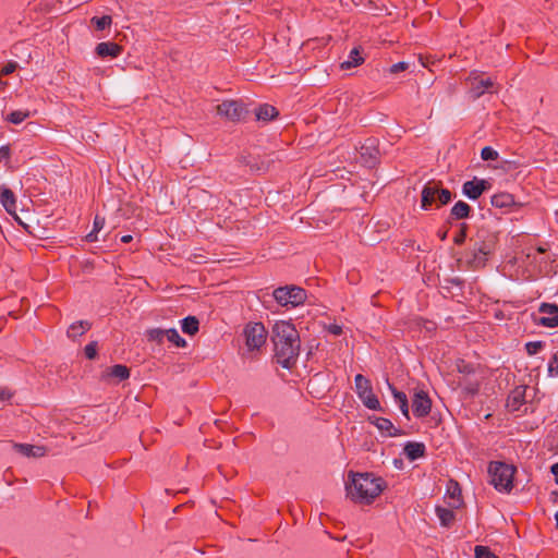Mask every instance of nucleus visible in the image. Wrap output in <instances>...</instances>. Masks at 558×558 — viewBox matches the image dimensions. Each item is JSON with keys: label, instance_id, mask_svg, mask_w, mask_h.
I'll list each match as a JSON object with an SVG mask.
<instances>
[{"label": "nucleus", "instance_id": "obj_23", "mask_svg": "<svg viewBox=\"0 0 558 558\" xmlns=\"http://www.w3.org/2000/svg\"><path fill=\"white\" fill-rule=\"evenodd\" d=\"M470 213V205L463 201H459L452 206L450 210V218L456 220L466 219L469 218Z\"/></svg>", "mask_w": 558, "mask_h": 558}, {"label": "nucleus", "instance_id": "obj_15", "mask_svg": "<svg viewBox=\"0 0 558 558\" xmlns=\"http://www.w3.org/2000/svg\"><path fill=\"white\" fill-rule=\"evenodd\" d=\"M494 86L493 81L489 77H473L472 87H471V96L476 99L480 98L485 92L490 90Z\"/></svg>", "mask_w": 558, "mask_h": 558}, {"label": "nucleus", "instance_id": "obj_17", "mask_svg": "<svg viewBox=\"0 0 558 558\" xmlns=\"http://www.w3.org/2000/svg\"><path fill=\"white\" fill-rule=\"evenodd\" d=\"M426 447L423 442L408 441L404 445L403 453L410 461H415L425 456Z\"/></svg>", "mask_w": 558, "mask_h": 558}, {"label": "nucleus", "instance_id": "obj_11", "mask_svg": "<svg viewBox=\"0 0 558 558\" xmlns=\"http://www.w3.org/2000/svg\"><path fill=\"white\" fill-rule=\"evenodd\" d=\"M432 409V400L424 390L415 391L412 400V411L416 417H425Z\"/></svg>", "mask_w": 558, "mask_h": 558}, {"label": "nucleus", "instance_id": "obj_18", "mask_svg": "<svg viewBox=\"0 0 558 558\" xmlns=\"http://www.w3.org/2000/svg\"><path fill=\"white\" fill-rule=\"evenodd\" d=\"M0 203L9 214L16 210V198L11 189L5 185L0 186Z\"/></svg>", "mask_w": 558, "mask_h": 558}, {"label": "nucleus", "instance_id": "obj_35", "mask_svg": "<svg viewBox=\"0 0 558 558\" xmlns=\"http://www.w3.org/2000/svg\"><path fill=\"white\" fill-rule=\"evenodd\" d=\"M545 343L543 341H530L525 343V351L529 355L537 354L543 348Z\"/></svg>", "mask_w": 558, "mask_h": 558}, {"label": "nucleus", "instance_id": "obj_43", "mask_svg": "<svg viewBox=\"0 0 558 558\" xmlns=\"http://www.w3.org/2000/svg\"><path fill=\"white\" fill-rule=\"evenodd\" d=\"M408 69V63L405 62H398L391 65L390 72L391 73H399L401 71H404Z\"/></svg>", "mask_w": 558, "mask_h": 558}, {"label": "nucleus", "instance_id": "obj_53", "mask_svg": "<svg viewBox=\"0 0 558 558\" xmlns=\"http://www.w3.org/2000/svg\"><path fill=\"white\" fill-rule=\"evenodd\" d=\"M247 165L253 169L255 167V165H251L250 162H247Z\"/></svg>", "mask_w": 558, "mask_h": 558}, {"label": "nucleus", "instance_id": "obj_13", "mask_svg": "<svg viewBox=\"0 0 558 558\" xmlns=\"http://www.w3.org/2000/svg\"><path fill=\"white\" fill-rule=\"evenodd\" d=\"M437 182H428L421 192V208L428 210L433 204H437Z\"/></svg>", "mask_w": 558, "mask_h": 558}, {"label": "nucleus", "instance_id": "obj_33", "mask_svg": "<svg viewBox=\"0 0 558 558\" xmlns=\"http://www.w3.org/2000/svg\"><path fill=\"white\" fill-rule=\"evenodd\" d=\"M146 335L149 341H156L158 343H161L163 339L167 337V330L154 328L147 330Z\"/></svg>", "mask_w": 558, "mask_h": 558}, {"label": "nucleus", "instance_id": "obj_42", "mask_svg": "<svg viewBox=\"0 0 558 558\" xmlns=\"http://www.w3.org/2000/svg\"><path fill=\"white\" fill-rule=\"evenodd\" d=\"M105 226V219L96 216L94 219L93 231L99 232Z\"/></svg>", "mask_w": 558, "mask_h": 558}, {"label": "nucleus", "instance_id": "obj_20", "mask_svg": "<svg viewBox=\"0 0 558 558\" xmlns=\"http://www.w3.org/2000/svg\"><path fill=\"white\" fill-rule=\"evenodd\" d=\"M373 424L385 435L396 437L401 435V430L396 428L392 422L386 417H374Z\"/></svg>", "mask_w": 558, "mask_h": 558}, {"label": "nucleus", "instance_id": "obj_6", "mask_svg": "<svg viewBox=\"0 0 558 558\" xmlns=\"http://www.w3.org/2000/svg\"><path fill=\"white\" fill-rule=\"evenodd\" d=\"M274 298L281 306L295 307L305 302L306 291L296 286L279 287L274 291Z\"/></svg>", "mask_w": 558, "mask_h": 558}, {"label": "nucleus", "instance_id": "obj_37", "mask_svg": "<svg viewBox=\"0 0 558 558\" xmlns=\"http://www.w3.org/2000/svg\"><path fill=\"white\" fill-rule=\"evenodd\" d=\"M548 375L558 377V353H555L548 362Z\"/></svg>", "mask_w": 558, "mask_h": 558}, {"label": "nucleus", "instance_id": "obj_47", "mask_svg": "<svg viewBox=\"0 0 558 558\" xmlns=\"http://www.w3.org/2000/svg\"><path fill=\"white\" fill-rule=\"evenodd\" d=\"M97 233L98 232H95V231H90L87 235H86V241L87 242H96L97 241Z\"/></svg>", "mask_w": 558, "mask_h": 558}, {"label": "nucleus", "instance_id": "obj_10", "mask_svg": "<svg viewBox=\"0 0 558 558\" xmlns=\"http://www.w3.org/2000/svg\"><path fill=\"white\" fill-rule=\"evenodd\" d=\"M380 151L376 138H367L360 148V156L363 165L373 169L379 161Z\"/></svg>", "mask_w": 558, "mask_h": 558}, {"label": "nucleus", "instance_id": "obj_5", "mask_svg": "<svg viewBox=\"0 0 558 558\" xmlns=\"http://www.w3.org/2000/svg\"><path fill=\"white\" fill-rule=\"evenodd\" d=\"M355 384V392L364 407H366L369 410L374 411H381V405L376 397V395L373 392V387L371 384V380L363 376L362 374H357L354 378Z\"/></svg>", "mask_w": 558, "mask_h": 558}, {"label": "nucleus", "instance_id": "obj_24", "mask_svg": "<svg viewBox=\"0 0 558 558\" xmlns=\"http://www.w3.org/2000/svg\"><path fill=\"white\" fill-rule=\"evenodd\" d=\"M90 327H92V324L88 320H78V322L73 323L69 327L66 335L69 338L74 340L77 337H81L82 335H84L86 331H88L90 329Z\"/></svg>", "mask_w": 558, "mask_h": 558}, {"label": "nucleus", "instance_id": "obj_44", "mask_svg": "<svg viewBox=\"0 0 558 558\" xmlns=\"http://www.w3.org/2000/svg\"><path fill=\"white\" fill-rule=\"evenodd\" d=\"M327 330L333 336H340L342 333V327L337 324L328 325Z\"/></svg>", "mask_w": 558, "mask_h": 558}, {"label": "nucleus", "instance_id": "obj_29", "mask_svg": "<svg viewBox=\"0 0 558 558\" xmlns=\"http://www.w3.org/2000/svg\"><path fill=\"white\" fill-rule=\"evenodd\" d=\"M436 194H437V204H436L437 207L447 205L452 199V193L447 189H442L440 186V183H437Z\"/></svg>", "mask_w": 558, "mask_h": 558}, {"label": "nucleus", "instance_id": "obj_36", "mask_svg": "<svg viewBox=\"0 0 558 558\" xmlns=\"http://www.w3.org/2000/svg\"><path fill=\"white\" fill-rule=\"evenodd\" d=\"M498 151L490 146H485L481 151V157L483 160H496L498 158Z\"/></svg>", "mask_w": 558, "mask_h": 558}, {"label": "nucleus", "instance_id": "obj_34", "mask_svg": "<svg viewBox=\"0 0 558 558\" xmlns=\"http://www.w3.org/2000/svg\"><path fill=\"white\" fill-rule=\"evenodd\" d=\"M475 558H499L489 547L476 545L474 548Z\"/></svg>", "mask_w": 558, "mask_h": 558}, {"label": "nucleus", "instance_id": "obj_7", "mask_svg": "<svg viewBox=\"0 0 558 558\" xmlns=\"http://www.w3.org/2000/svg\"><path fill=\"white\" fill-rule=\"evenodd\" d=\"M245 344L248 350H259L266 342L267 330L262 323H248L244 330Z\"/></svg>", "mask_w": 558, "mask_h": 558}, {"label": "nucleus", "instance_id": "obj_1", "mask_svg": "<svg viewBox=\"0 0 558 558\" xmlns=\"http://www.w3.org/2000/svg\"><path fill=\"white\" fill-rule=\"evenodd\" d=\"M275 359L283 368H292L300 354V335L293 324L279 320L272 327Z\"/></svg>", "mask_w": 558, "mask_h": 558}, {"label": "nucleus", "instance_id": "obj_27", "mask_svg": "<svg viewBox=\"0 0 558 558\" xmlns=\"http://www.w3.org/2000/svg\"><path fill=\"white\" fill-rule=\"evenodd\" d=\"M107 376L123 381L130 377V369L125 365L117 364L108 369Z\"/></svg>", "mask_w": 558, "mask_h": 558}, {"label": "nucleus", "instance_id": "obj_28", "mask_svg": "<svg viewBox=\"0 0 558 558\" xmlns=\"http://www.w3.org/2000/svg\"><path fill=\"white\" fill-rule=\"evenodd\" d=\"M436 514L444 526H450L454 520L453 511L444 507H436Z\"/></svg>", "mask_w": 558, "mask_h": 558}, {"label": "nucleus", "instance_id": "obj_40", "mask_svg": "<svg viewBox=\"0 0 558 558\" xmlns=\"http://www.w3.org/2000/svg\"><path fill=\"white\" fill-rule=\"evenodd\" d=\"M465 239H466V225H465V223H462V225H461V230H460V232L454 236L453 242H454V244H457V245H461V244H463V243H464Z\"/></svg>", "mask_w": 558, "mask_h": 558}, {"label": "nucleus", "instance_id": "obj_14", "mask_svg": "<svg viewBox=\"0 0 558 558\" xmlns=\"http://www.w3.org/2000/svg\"><path fill=\"white\" fill-rule=\"evenodd\" d=\"M13 448L16 452L27 458H41L47 453V448L38 445L14 442Z\"/></svg>", "mask_w": 558, "mask_h": 558}, {"label": "nucleus", "instance_id": "obj_26", "mask_svg": "<svg viewBox=\"0 0 558 558\" xmlns=\"http://www.w3.org/2000/svg\"><path fill=\"white\" fill-rule=\"evenodd\" d=\"M199 328V322L195 316H187L181 320V329L189 336H194Z\"/></svg>", "mask_w": 558, "mask_h": 558}, {"label": "nucleus", "instance_id": "obj_38", "mask_svg": "<svg viewBox=\"0 0 558 558\" xmlns=\"http://www.w3.org/2000/svg\"><path fill=\"white\" fill-rule=\"evenodd\" d=\"M448 493L452 499H456L457 502H460L461 489L457 482H450V486L448 487Z\"/></svg>", "mask_w": 558, "mask_h": 558}, {"label": "nucleus", "instance_id": "obj_39", "mask_svg": "<svg viewBox=\"0 0 558 558\" xmlns=\"http://www.w3.org/2000/svg\"><path fill=\"white\" fill-rule=\"evenodd\" d=\"M84 353L88 360L95 359L97 355V342L93 341L88 343L84 349Z\"/></svg>", "mask_w": 558, "mask_h": 558}, {"label": "nucleus", "instance_id": "obj_19", "mask_svg": "<svg viewBox=\"0 0 558 558\" xmlns=\"http://www.w3.org/2000/svg\"><path fill=\"white\" fill-rule=\"evenodd\" d=\"M490 203L496 208L510 209L518 206L514 196L510 193L501 192L492 196Z\"/></svg>", "mask_w": 558, "mask_h": 558}, {"label": "nucleus", "instance_id": "obj_8", "mask_svg": "<svg viewBox=\"0 0 558 558\" xmlns=\"http://www.w3.org/2000/svg\"><path fill=\"white\" fill-rule=\"evenodd\" d=\"M247 113L245 106L236 100H225L217 106V114L231 122L244 120Z\"/></svg>", "mask_w": 558, "mask_h": 558}, {"label": "nucleus", "instance_id": "obj_41", "mask_svg": "<svg viewBox=\"0 0 558 558\" xmlns=\"http://www.w3.org/2000/svg\"><path fill=\"white\" fill-rule=\"evenodd\" d=\"M17 68V63L15 61L8 62L0 71L1 75H9L13 73Z\"/></svg>", "mask_w": 558, "mask_h": 558}, {"label": "nucleus", "instance_id": "obj_45", "mask_svg": "<svg viewBox=\"0 0 558 558\" xmlns=\"http://www.w3.org/2000/svg\"><path fill=\"white\" fill-rule=\"evenodd\" d=\"M10 148L9 146L0 147V160H9L10 159Z\"/></svg>", "mask_w": 558, "mask_h": 558}, {"label": "nucleus", "instance_id": "obj_46", "mask_svg": "<svg viewBox=\"0 0 558 558\" xmlns=\"http://www.w3.org/2000/svg\"><path fill=\"white\" fill-rule=\"evenodd\" d=\"M12 397V392L7 390V389H1L0 390V400L1 401H5V400H10Z\"/></svg>", "mask_w": 558, "mask_h": 558}, {"label": "nucleus", "instance_id": "obj_4", "mask_svg": "<svg viewBox=\"0 0 558 558\" xmlns=\"http://www.w3.org/2000/svg\"><path fill=\"white\" fill-rule=\"evenodd\" d=\"M488 472L492 477L490 483L498 492L509 493L513 487V476L515 468L500 461L489 463Z\"/></svg>", "mask_w": 558, "mask_h": 558}, {"label": "nucleus", "instance_id": "obj_51", "mask_svg": "<svg viewBox=\"0 0 558 558\" xmlns=\"http://www.w3.org/2000/svg\"><path fill=\"white\" fill-rule=\"evenodd\" d=\"M446 235H447V232L441 233V236H440V238H441V240H445V239H446Z\"/></svg>", "mask_w": 558, "mask_h": 558}, {"label": "nucleus", "instance_id": "obj_49", "mask_svg": "<svg viewBox=\"0 0 558 558\" xmlns=\"http://www.w3.org/2000/svg\"><path fill=\"white\" fill-rule=\"evenodd\" d=\"M132 239H133V238H132V235L126 234V235H123V236L121 238V241H122L123 243H129V242H131V241H132Z\"/></svg>", "mask_w": 558, "mask_h": 558}, {"label": "nucleus", "instance_id": "obj_2", "mask_svg": "<svg viewBox=\"0 0 558 558\" xmlns=\"http://www.w3.org/2000/svg\"><path fill=\"white\" fill-rule=\"evenodd\" d=\"M385 482L371 473L349 472L347 495L354 502L371 504L384 489Z\"/></svg>", "mask_w": 558, "mask_h": 558}, {"label": "nucleus", "instance_id": "obj_3", "mask_svg": "<svg viewBox=\"0 0 558 558\" xmlns=\"http://www.w3.org/2000/svg\"><path fill=\"white\" fill-rule=\"evenodd\" d=\"M471 241L473 246L468 263L473 268H481L485 266L488 256L494 252L497 236L486 229H480Z\"/></svg>", "mask_w": 558, "mask_h": 558}, {"label": "nucleus", "instance_id": "obj_25", "mask_svg": "<svg viewBox=\"0 0 558 558\" xmlns=\"http://www.w3.org/2000/svg\"><path fill=\"white\" fill-rule=\"evenodd\" d=\"M363 62L364 58L362 57L360 49L353 48L350 51L348 59L340 64V68L342 70H349L361 65Z\"/></svg>", "mask_w": 558, "mask_h": 558}, {"label": "nucleus", "instance_id": "obj_30", "mask_svg": "<svg viewBox=\"0 0 558 558\" xmlns=\"http://www.w3.org/2000/svg\"><path fill=\"white\" fill-rule=\"evenodd\" d=\"M92 24L95 25L97 31H104L112 24V17L110 15L94 16L90 20Z\"/></svg>", "mask_w": 558, "mask_h": 558}, {"label": "nucleus", "instance_id": "obj_12", "mask_svg": "<svg viewBox=\"0 0 558 558\" xmlns=\"http://www.w3.org/2000/svg\"><path fill=\"white\" fill-rule=\"evenodd\" d=\"M490 184L484 179L474 178L466 181L462 185V193L470 199H477L485 191L489 189Z\"/></svg>", "mask_w": 558, "mask_h": 558}, {"label": "nucleus", "instance_id": "obj_22", "mask_svg": "<svg viewBox=\"0 0 558 558\" xmlns=\"http://www.w3.org/2000/svg\"><path fill=\"white\" fill-rule=\"evenodd\" d=\"M279 114L278 110L268 104L262 105L256 109L255 116L258 121L268 122Z\"/></svg>", "mask_w": 558, "mask_h": 558}, {"label": "nucleus", "instance_id": "obj_21", "mask_svg": "<svg viewBox=\"0 0 558 558\" xmlns=\"http://www.w3.org/2000/svg\"><path fill=\"white\" fill-rule=\"evenodd\" d=\"M388 387L393 396L395 402L402 412V414L409 418V403L408 397L404 392L399 391L393 385L388 383Z\"/></svg>", "mask_w": 558, "mask_h": 558}, {"label": "nucleus", "instance_id": "obj_16", "mask_svg": "<svg viewBox=\"0 0 558 558\" xmlns=\"http://www.w3.org/2000/svg\"><path fill=\"white\" fill-rule=\"evenodd\" d=\"M121 51L122 47L112 41H102L96 46V53L100 58H117L118 56H120Z\"/></svg>", "mask_w": 558, "mask_h": 558}, {"label": "nucleus", "instance_id": "obj_9", "mask_svg": "<svg viewBox=\"0 0 558 558\" xmlns=\"http://www.w3.org/2000/svg\"><path fill=\"white\" fill-rule=\"evenodd\" d=\"M542 316H533V320L538 326L548 328L558 327V305L555 303H542L538 307Z\"/></svg>", "mask_w": 558, "mask_h": 558}, {"label": "nucleus", "instance_id": "obj_50", "mask_svg": "<svg viewBox=\"0 0 558 558\" xmlns=\"http://www.w3.org/2000/svg\"><path fill=\"white\" fill-rule=\"evenodd\" d=\"M555 519H556V526L558 529V512L555 514Z\"/></svg>", "mask_w": 558, "mask_h": 558}, {"label": "nucleus", "instance_id": "obj_48", "mask_svg": "<svg viewBox=\"0 0 558 558\" xmlns=\"http://www.w3.org/2000/svg\"><path fill=\"white\" fill-rule=\"evenodd\" d=\"M550 471L555 476L556 484L558 485V462L551 465Z\"/></svg>", "mask_w": 558, "mask_h": 558}, {"label": "nucleus", "instance_id": "obj_52", "mask_svg": "<svg viewBox=\"0 0 558 558\" xmlns=\"http://www.w3.org/2000/svg\"><path fill=\"white\" fill-rule=\"evenodd\" d=\"M538 252L544 253V252H545V250H544V248H542V247H539V248H538Z\"/></svg>", "mask_w": 558, "mask_h": 558}, {"label": "nucleus", "instance_id": "obj_32", "mask_svg": "<svg viewBox=\"0 0 558 558\" xmlns=\"http://www.w3.org/2000/svg\"><path fill=\"white\" fill-rule=\"evenodd\" d=\"M28 117H29L28 111L16 110V111H12L11 113H9L7 116V121H9L13 124H20Z\"/></svg>", "mask_w": 558, "mask_h": 558}, {"label": "nucleus", "instance_id": "obj_31", "mask_svg": "<svg viewBox=\"0 0 558 558\" xmlns=\"http://www.w3.org/2000/svg\"><path fill=\"white\" fill-rule=\"evenodd\" d=\"M168 341L174 343L178 348H185L186 341L179 335L178 330L174 328L167 330Z\"/></svg>", "mask_w": 558, "mask_h": 558}]
</instances>
